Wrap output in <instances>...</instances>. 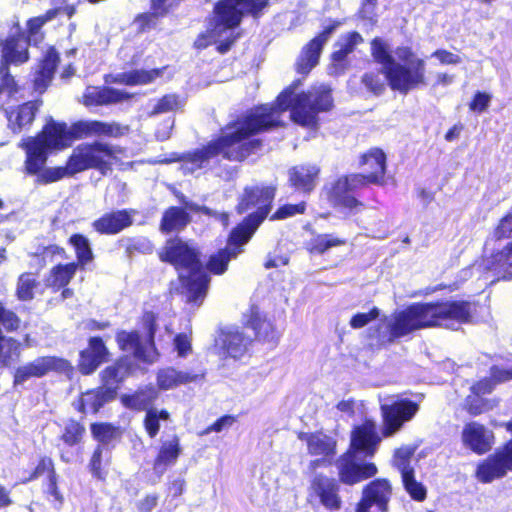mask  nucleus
I'll return each mask as SVG.
<instances>
[{
    "label": "nucleus",
    "instance_id": "obj_1",
    "mask_svg": "<svg viewBox=\"0 0 512 512\" xmlns=\"http://www.w3.org/2000/svg\"><path fill=\"white\" fill-rule=\"evenodd\" d=\"M296 84L281 91L276 104H259L228 122L221 133L201 147L186 153L173 152L161 163H183L182 168L193 173L205 168L212 159L221 158L243 163L260 151L263 141L255 136L281 126V115L290 111L291 120L305 128L315 129L318 115L334 108L332 89L327 85L312 86L295 94Z\"/></svg>",
    "mask_w": 512,
    "mask_h": 512
},
{
    "label": "nucleus",
    "instance_id": "obj_2",
    "mask_svg": "<svg viewBox=\"0 0 512 512\" xmlns=\"http://www.w3.org/2000/svg\"><path fill=\"white\" fill-rule=\"evenodd\" d=\"M477 306L478 302L468 300H438L411 304L395 314L386 327L382 321L367 331V338L370 340L368 348L372 352L380 351L397 339L423 328L471 323Z\"/></svg>",
    "mask_w": 512,
    "mask_h": 512
},
{
    "label": "nucleus",
    "instance_id": "obj_3",
    "mask_svg": "<svg viewBox=\"0 0 512 512\" xmlns=\"http://www.w3.org/2000/svg\"><path fill=\"white\" fill-rule=\"evenodd\" d=\"M357 166L366 172L346 173L323 188L326 200L336 209L358 213L366 208L360 192L369 186L387 184V155L380 147H370L358 156Z\"/></svg>",
    "mask_w": 512,
    "mask_h": 512
},
{
    "label": "nucleus",
    "instance_id": "obj_4",
    "mask_svg": "<svg viewBox=\"0 0 512 512\" xmlns=\"http://www.w3.org/2000/svg\"><path fill=\"white\" fill-rule=\"evenodd\" d=\"M70 126L66 122H57L51 119L35 135L24 138L19 147L25 152L22 173L34 177L36 185H48L52 181L47 180L48 171L54 167H47L49 154L53 150H62L72 145Z\"/></svg>",
    "mask_w": 512,
    "mask_h": 512
},
{
    "label": "nucleus",
    "instance_id": "obj_5",
    "mask_svg": "<svg viewBox=\"0 0 512 512\" xmlns=\"http://www.w3.org/2000/svg\"><path fill=\"white\" fill-rule=\"evenodd\" d=\"M120 152L118 147L100 140L82 142L72 150L65 165L48 171L46 178L54 183L88 170L106 175L112 171Z\"/></svg>",
    "mask_w": 512,
    "mask_h": 512
},
{
    "label": "nucleus",
    "instance_id": "obj_6",
    "mask_svg": "<svg viewBox=\"0 0 512 512\" xmlns=\"http://www.w3.org/2000/svg\"><path fill=\"white\" fill-rule=\"evenodd\" d=\"M243 317V325L253 330L254 339L246 336L238 328L224 329L219 334L220 348L224 355L235 360H239L247 354L253 341L275 346L279 339L275 326L260 311L258 305H250Z\"/></svg>",
    "mask_w": 512,
    "mask_h": 512
},
{
    "label": "nucleus",
    "instance_id": "obj_7",
    "mask_svg": "<svg viewBox=\"0 0 512 512\" xmlns=\"http://www.w3.org/2000/svg\"><path fill=\"white\" fill-rule=\"evenodd\" d=\"M276 194L275 185L245 186L235 205V212L245 216L232 228L233 235L239 239L251 240L263 222L269 218Z\"/></svg>",
    "mask_w": 512,
    "mask_h": 512
},
{
    "label": "nucleus",
    "instance_id": "obj_8",
    "mask_svg": "<svg viewBox=\"0 0 512 512\" xmlns=\"http://www.w3.org/2000/svg\"><path fill=\"white\" fill-rule=\"evenodd\" d=\"M158 314L152 310H143L138 324L144 331L120 329L115 333V342L118 349L131 356L137 363L152 365L160 358L156 345V332L158 328Z\"/></svg>",
    "mask_w": 512,
    "mask_h": 512
},
{
    "label": "nucleus",
    "instance_id": "obj_9",
    "mask_svg": "<svg viewBox=\"0 0 512 512\" xmlns=\"http://www.w3.org/2000/svg\"><path fill=\"white\" fill-rule=\"evenodd\" d=\"M397 61L383 70L391 90L407 94L427 83L426 63L410 46H398L394 50Z\"/></svg>",
    "mask_w": 512,
    "mask_h": 512
},
{
    "label": "nucleus",
    "instance_id": "obj_10",
    "mask_svg": "<svg viewBox=\"0 0 512 512\" xmlns=\"http://www.w3.org/2000/svg\"><path fill=\"white\" fill-rule=\"evenodd\" d=\"M490 378L494 385L510 381L512 380V369L494 365L490 368ZM507 427L512 431V423H508ZM509 471H512V438L479 461L474 476L479 482L487 484L505 477Z\"/></svg>",
    "mask_w": 512,
    "mask_h": 512
},
{
    "label": "nucleus",
    "instance_id": "obj_11",
    "mask_svg": "<svg viewBox=\"0 0 512 512\" xmlns=\"http://www.w3.org/2000/svg\"><path fill=\"white\" fill-rule=\"evenodd\" d=\"M271 6L270 0H218L213 7L210 23L218 32L238 28L245 17L262 18Z\"/></svg>",
    "mask_w": 512,
    "mask_h": 512
},
{
    "label": "nucleus",
    "instance_id": "obj_12",
    "mask_svg": "<svg viewBox=\"0 0 512 512\" xmlns=\"http://www.w3.org/2000/svg\"><path fill=\"white\" fill-rule=\"evenodd\" d=\"M497 241L509 239L506 245L487 259L486 269L503 280H512V207L499 219L493 229Z\"/></svg>",
    "mask_w": 512,
    "mask_h": 512
},
{
    "label": "nucleus",
    "instance_id": "obj_13",
    "mask_svg": "<svg viewBox=\"0 0 512 512\" xmlns=\"http://www.w3.org/2000/svg\"><path fill=\"white\" fill-rule=\"evenodd\" d=\"M50 373L63 374L71 380L75 374V367L68 359L59 356H39L15 369L13 386L23 384L31 378H43Z\"/></svg>",
    "mask_w": 512,
    "mask_h": 512
},
{
    "label": "nucleus",
    "instance_id": "obj_14",
    "mask_svg": "<svg viewBox=\"0 0 512 512\" xmlns=\"http://www.w3.org/2000/svg\"><path fill=\"white\" fill-rule=\"evenodd\" d=\"M157 255L161 262L179 272H195L203 266L200 251L179 237L167 239Z\"/></svg>",
    "mask_w": 512,
    "mask_h": 512
},
{
    "label": "nucleus",
    "instance_id": "obj_15",
    "mask_svg": "<svg viewBox=\"0 0 512 512\" xmlns=\"http://www.w3.org/2000/svg\"><path fill=\"white\" fill-rule=\"evenodd\" d=\"M340 492L339 480L324 473H316L309 481L307 501L321 506L329 512H336L343 506Z\"/></svg>",
    "mask_w": 512,
    "mask_h": 512
},
{
    "label": "nucleus",
    "instance_id": "obj_16",
    "mask_svg": "<svg viewBox=\"0 0 512 512\" xmlns=\"http://www.w3.org/2000/svg\"><path fill=\"white\" fill-rule=\"evenodd\" d=\"M419 409V404L410 398H397L380 405L382 436L384 438L394 436L403 428L405 423L415 417Z\"/></svg>",
    "mask_w": 512,
    "mask_h": 512
},
{
    "label": "nucleus",
    "instance_id": "obj_17",
    "mask_svg": "<svg viewBox=\"0 0 512 512\" xmlns=\"http://www.w3.org/2000/svg\"><path fill=\"white\" fill-rule=\"evenodd\" d=\"M337 480L343 485L354 486L367 479L373 478L378 473L374 462L364 461L361 456L345 450L335 462Z\"/></svg>",
    "mask_w": 512,
    "mask_h": 512
},
{
    "label": "nucleus",
    "instance_id": "obj_18",
    "mask_svg": "<svg viewBox=\"0 0 512 512\" xmlns=\"http://www.w3.org/2000/svg\"><path fill=\"white\" fill-rule=\"evenodd\" d=\"M382 438L384 437L381 432H378L376 422L371 418H365L360 424L351 428L346 450L358 454L362 459L373 458Z\"/></svg>",
    "mask_w": 512,
    "mask_h": 512
},
{
    "label": "nucleus",
    "instance_id": "obj_19",
    "mask_svg": "<svg viewBox=\"0 0 512 512\" xmlns=\"http://www.w3.org/2000/svg\"><path fill=\"white\" fill-rule=\"evenodd\" d=\"M69 126L72 143L76 140L89 138H118L128 131L127 126L118 122H105L96 119L76 120Z\"/></svg>",
    "mask_w": 512,
    "mask_h": 512
},
{
    "label": "nucleus",
    "instance_id": "obj_20",
    "mask_svg": "<svg viewBox=\"0 0 512 512\" xmlns=\"http://www.w3.org/2000/svg\"><path fill=\"white\" fill-rule=\"evenodd\" d=\"M392 485L387 478H375L362 489V496L356 503L355 512L370 511L376 506L380 512H388V505L392 497Z\"/></svg>",
    "mask_w": 512,
    "mask_h": 512
},
{
    "label": "nucleus",
    "instance_id": "obj_21",
    "mask_svg": "<svg viewBox=\"0 0 512 512\" xmlns=\"http://www.w3.org/2000/svg\"><path fill=\"white\" fill-rule=\"evenodd\" d=\"M133 363L127 356H120L99 373L101 389L113 400L116 399L119 389L125 379L132 374Z\"/></svg>",
    "mask_w": 512,
    "mask_h": 512
},
{
    "label": "nucleus",
    "instance_id": "obj_22",
    "mask_svg": "<svg viewBox=\"0 0 512 512\" xmlns=\"http://www.w3.org/2000/svg\"><path fill=\"white\" fill-rule=\"evenodd\" d=\"M110 351L100 336L88 339V345L79 352L77 370L82 376H89L110 359Z\"/></svg>",
    "mask_w": 512,
    "mask_h": 512
},
{
    "label": "nucleus",
    "instance_id": "obj_23",
    "mask_svg": "<svg viewBox=\"0 0 512 512\" xmlns=\"http://www.w3.org/2000/svg\"><path fill=\"white\" fill-rule=\"evenodd\" d=\"M231 229L226 246L211 254L206 262V269L213 275H222L228 270L229 262L244 252V246L250 242L248 238H237Z\"/></svg>",
    "mask_w": 512,
    "mask_h": 512
},
{
    "label": "nucleus",
    "instance_id": "obj_24",
    "mask_svg": "<svg viewBox=\"0 0 512 512\" xmlns=\"http://www.w3.org/2000/svg\"><path fill=\"white\" fill-rule=\"evenodd\" d=\"M137 210L132 208L110 210L95 219L91 226L99 235H116L131 227Z\"/></svg>",
    "mask_w": 512,
    "mask_h": 512
},
{
    "label": "nucleus",
    "instance_id": "obj_25",
    "mask_svg": "<svg viewBox=\"0 0 512 512\" xmlns=\"http://www.w3.org/2000/svg\"><path fill=\"white\" fill-rule=\"evenodd\" d=\"M463 445L477 455L488 453L494 444V434L483 424L468 422L461 432Z\"/></svg>",
    "mask_w": 512,
    "mask_h": 512
},
{
    "label": "nucleus",
    "instance_id": "obj_26",
    "mask_svg": "<svg viewBox=\"0 0 512 512\" xmlns=\"http://www.w3.org/2000/svg\"><path fill=\"white\" fill-rule=\"evenodd\" d=\"M297 438L306 443L307 452L311 456L333 459L337 453V440L321 430L315 432L299 431Z\"/></svg>",
    "mask_w": 512,
    "mask_h": 512
},
{
    "label": "nucleus",
    "instance_id": "obj_27",
    "mask_svg": "<svg viewBox=\"0 0 512 512\" xmlns=\"http://www.w3.org/2000/svg\"><path fill=\"white\" fill-rule=\"evenodd\" d=\"M42 105V100H29L12 107L6 112L8 127L13 133L28 130Z\"/></svg>",
    "mask_w": 512,
    "mask_h": 512
},
{
    "label": "nucleus",
    "instance_id": "obj_28",
    "mask_svg": "<svg viewBox=\"0 0 512 512\" xmlns=\"http://www.w3.org/2000/svg\"><path fill=\"white\" fill-rule=\"evenodd\" d=\"M130 98L129 93L109 86H88L82 95L81 103L90 108L116 104Z\"/></svg>",
    "mask_w": 512,
    "mask_h": 512
},
{
    "label": "nucleus",
    "instance_id": "obj_29",
    "mask_svg": "<svg viewBox=\"0 0 512 512\" xmlns=\"http://www.w3.org/2000/svg\"><path fill=\"white\" fill-rule=\"evenodd\" d=\"M159 398V390L153 384L139 386L132 392L120 395L122 406L133 412H146L154 407Z\"/></svg>",
    "mask_w": 512,
    "mask_h": 512
},
{
    "label": "nucleus",
    "instance_id": "obj_30",
    "mask_svg": "<svg viewBox=\"0 0 512 512\" xmlns=\"http://www.w3.org/2000/svg\"><path fill=\"white\" fill-rule=\"evenodd\" d=\"M180 281L187 302L201 305L207 295L210 282V277L204 271L203 266L195 272H188L186 275L180 276Z\"/></svg>",
    "mask_w": 512,
    "mask_h": 512
},
{
    "label": "nucleus",
    "instance_id": "obj_31",
    "mask_svg": "<svg viewBox=\"0 0 512 512\" xmlns=\"http://www.w3.org/2000/svg\"><path fill=\"white\" fill-rule=\"evenodd\" d=\"M59 61L58 52L54 47H50L35 69L32 80V87L35 92L42 94L48 89Z\"/></svg>",
    "mask_w": 512,
    "mask_h": 512
},
{
    "label": "nucleus",
    "instance_id": "obj_32",
    "mask_svg": "<svg viewBox=\"0 0 512 512\" xmlns=\"http://www.w3.org/2000/svg\"><path fill=\"white\" fill-rule=\"evenodd\" d=\"M329 35L317 34L303 46L295 63V70L298 74L306 76L318 64Z\"/></svg>",
    "mask_w": 512,
    "mask_h": 512
},
{
    "label": "nucleus",
    "instance_id": "obj_33",
    "mask_svg": "<svg viewBox=\"0 0 512 512\" xmlns=\"http://www.w3.org/2000/svg\"><path fill=\"white\" fill-rule=\"evenodd\" d=\"M320 168L316 165H296L288 171V183L295 191L310 194L316 187Z\"/></svg>",
    "mask_w": 512,
    "mask_h": 512
},
{
    "label": "nucleus",
    "instance_id": "obj_34",
    "mask_svg": "<svg viewBox=\"0 0 512 512\" xmlns=\"http://www.w3.org/2000/svg\"><path fill=\"white\" fill-rule=\"evenodd\" d=\"M182 454V446L178 435H172L162 441L153 460V470L162 476L168 467L176 464Z\"/></svg>",
    "mask_w": 512,
    "mask_h": 512
},
{
    "label": "nucleus",
    "instance_id": "obj_35",
    "mask_svg": "<svg viewBox=\"0 0 512 512\" xmlns=\"http://www.w3.org/2000/svg\"><path fill=\"white\" fill-rule=\"evenodd\" d=\"M204 376V373L184 372L174 367H164L156 373V388L170 390L183 384L198 382L204 379Z\"/></svg>",
    "mask_w": 512,
    "mask_h": 512
},
{
    "label": "nucleus",
    "instance_id": "obj_36",
    "mask_svg": "<svg viewBox=\"0 0 512 512\" xmlns=\"http://www.w3.org/2000/svg\"><path fill=\"white\" fill-rule=\"evenodd\" d=\"M113 399L100 387L88 389L82 392L73 402L74 409L80 414H97L100 409Z\"/></svg>",
    "mask_w": 512,
    "mask_h": 512
},
{
    "label": "nucleus",
    "instance_id": "obj_37",
    "mask_svg": "<svg viewBox=\"0 0 512 512\" xmlns=\"http://www.w3.org/2000/svg\"><path fill=\"white\" fill-rule=\"evenodd\" d=\"M32 34H11L3 45L4 63L23 64L29 60L28 41Z\"/></svg>",
    "mask_w": 512,
    "mask_h": 512
},
{
    "label": "nucleus",
    "instance_id": "obj_38",
    "mask_svg": "<svg viewBox=\"0 0 512 512\" xmlns=\"http://www.w3.org/2000/svg\"><path fill=\"white\" fill-rule=\"evenodd\" d=\"M190 214L185 208L180 206H170L164 210L160 223L159 230L163 234H170L183 230L190 222Z\"/></svg>",
    "mask_w": 512,
    "mask_h": 512
},
{
    "label": "nucleus",
    "instance_id": "obj_39",
    "mask_svg": "<svg viewBox=\"0 0 512 512\" xmlns=\"http://www.w3.org/2000/svg\"><path fill=\"white\" fill-rule=\"evenodd\" d=\"M77 270H80L73 262L58 263L54 265L45 277V285L54 292L67 287L74 278Z\"/></svg>",
    "mask_w": 512,
    "mask_h": 512
},
{
    "label": "nucleus",
    "instance_id": "obj_40",
    "mask_svg": "<svg viewBox=\"0 0 512 512\" xmlns=\"http://www.w3.org/2000/svg\"><path fill=\"white\" fill-rule=\"evenodd\" d=\"M168 69L169 66L165 65L160 68H154L150 70L135 69L127 72H122L115 79V82L128 86L147 85L154 82L156 79L162 77L165 71Z\"/></svg>",
    "mask_w": 512,
    "mask_h": 512
},
{
    "label": "nucleus",
    "instance_id": "obj_41",
    "mask_svg": "<svg viewBox=\"0 0 512 512\" xmlns=\"http://www.w3.org/2000/svg\"><path fill=\"white\" fill-rule=\"evenodd\" d=\"M67 243L75 253L76 260L72 261L73 264L80 270H85L86 266L95 259L89 239L82 233H73L68 238Z\"/></svg>",
    "mask_w": 512,
    "mask_h": 512
},
{
    "label": "nucleus",
    "instance_id": "obj_42",
    "mask_svg": "<svg viewBox=\"0 0 512 512\" xmlns=\"http://www.w3.org/2000/svg\"><path fill=\"white\" fill-rule=\"evenodd\" d=\"M167 1L168 0H152V11L138 14L135 17V22L140 32L158 28L161 18L168 12ZM179 1L180 0H173L176 4L179 3Z\"/></svg>",
    "mask_w": 512,
    "mask_h": 512
},
{
    "label": "nucleus",
    "instance_id": "obj_43",
    "mask_svg": "<svg viewBox=\"0 0 512 512\" xmlns=\"http://www.w3.org/2000/svg\"><path fill=\"white\" fill-rule=\"evenodd\" d=\"M347 240L333 233H319L314 235L305 246L311 255H323L331 248L345 246Z\"/></svg>",
    "mask_w": 512,
    "mask_h": 512
},
{
    "label": "nucleus",
    "instance_id": "obj_44",
    "mask_svg": "<svg viewBox=\"0 0 512 512\" xmlns=\"http://www.w3.org/2000/svg\"><path fill=\"white\" fill-rule=\"evenodd\" d=\"M86 428L83 422L75 418H68L64 422L58 440L67 447L79 446L83 443Z\"/></svg>",
    "mask_w": 512,
    "mask_h": 512
},
{
    "label": "nucleus",
    "instance_id": "obj_45",
    "mask_svg": "<svg viewBox=\"0 0 512 512\" xmlns=\"http://www.w3.org/2000/svg\"><path fill=\"white\" fill-rule=\"evenodd\" d=\"M40 282L33 272L21 273L16 281L15 297L20 302H30L35 298Z\"/></svg>",
    "mask_w": 512,
    "mask_h": 512
},
{
    "label": "nucleus",
    "instance_id": "obj_46",
    "mask_svg": "<svg viewBox=\"0 0 512 512\" xmlns=\"http://www.w3.org/2000/svg\"><path fill=\"white\" fill-rule=\"evenodd\" d=\"M170 420L171 414L167 409L162 408L158 410L153 407L145 412L144 418L142 420V425L147 436L150 439H154L160 432V422H168Z\"/></svg>",
    "mask_w": 512,
    "mask_h": 512
},
{
    "label": "nucleus",
    "instance_id": "obj_47",
    "mask_svg": "<svg viewBox=\"0 0 512 512\" xmlns=\"http://www.w3.org/2000/svg\"><path fill=\"white\" fill-rule=\"evenodd\" d=\"M56 472L57 470L53 458L47 455H42L38 458L37 463L32 470L24 472V475L19 483L28 484L39 479L40 477H45L46 479Z\"/></svg>",
    "mask_w": 512,
    "mask_h": 512
},
{
    "label": "nucleus",
    "instance_id": "obj_48",
    "mask_svg": "<svg viewBox=\"0 0 512 512\" xmlns=\"http://www.w3.org/2000/svg\"><path fill=\"white\" fill-rule=\"evenodd\" d=\"M20 353L21 343L17 339L0 335V368L8 367Z\"/></svg>",
    "mask_w": 512,
    "mask_h": 512
},
{
    "label": "nucleus",
    "instance_id": "obj_49",
    "mask_svg": "<svg viewBox=\"0 0 512 512\" xmlns=\"http://www.w3.org/2000/svg\"><path fill=\"white\" fill-rule=\"evenodd\" d=\"M370 51L374 61L387 70L395 62L390 45L381 37H375L370 43Z\"/></svg>",
    "mask_w": 512,
    "mask_h": 512
},
{
    "label": "nucleus",
    "instance_id": "obj_50",
    "mask_svg": "<svg viewBox=\"0 0 512 512\" xmlns=\"http://www.w3.org/2000/svg\"><path fill=\"white\" fill-rule=\"evenodd\" d=\"M90 431L100 444H109L121 435L119 427L110 422H94L90 425Z\"/></svg>",
    "mask_w": 512,
    "mask_h": 512
},
{
    "label": "nucleus",
    "instance_id": "obj_51",
    "mask_svg": "<svg viewBox=\"0 0 512 512\" xmlns=\"http://www.w3.org/2000/svg\"><path fill=\"white\" fill-rule=\"evenodd\" d=\"M42 493L45 499L55 507H61L64 504L65 497L59 486V475L57 472L44 480Z\"/></svg>",
    "mask_w": 512,
    "mask_h": 512
},
{
    "label": "nucleus",
    "instance_id": "obj_52",
    "mask_svg": "<svg viewBox=\"0 0 512 512\" xmlns=\"http://www.w3.org/2000/svg\"><path fill=\"white\" fill-rule=\"evenodd\" d=\"M383 69L376 68L365 72L361 77V84L372 95L380 96L386 90V83L382 78Z\"/></svg>",
    "mask_w": 512,
    "mask_h": 512
},
{
    "label": "nucleus",
    "instance_id": "obj_53",
    "mask_svg": "<svg viewBox=\"0 0 512 512\" xmlns=\"http://www.w3.org/2000/svg\"><path fill=\"white\" fill-rule=\"evenodd\" d=\"M22 90L16 78L10 73L8 63L0 64V95L5 93L8 99L16 98Z\"/></svg>",
    "mask_w": 512,
    "mask_h": 512
},
{
    "label": "nucleus",
    "instance_id": "obj_54",
    "mask_svg": "<svg viewBox=\"0 0 512 512\" xmlns=\"http://www.w3.org/2000/svg\"><path fill=\"white\" fill-rule=\"evenodd\" d=\"M401 479L405 491L413 500L421 502L426 499L427 489L421 482L416 480L414 470L405 471L401 475Z\"/></svg>",
    "mask_w": 512,
    "mask_h": 512
},
{
    "label": "nucleus",
    "instance_id": "obj_55",
    "mask_svg": "<svg viewBox=\"0 0 512 512\" xmlns=\"http://www.w3.org/2000/svg\"><path fill=\"white\" fill-rule=\"evenodd\" d=\"M22 320L18 314L7 308L5 303L0 300V335L6 333H14L20 330Z\"/></svg>",
    "mask_w": 512,
    "mask_h": 512
},
{
    "label": "nucleus",
    "instance_id": "obj_56",
    "mask_svg": "<svg viewBox=\"0 0 512 512\" xmlns=\"http://www.w3.org/2000/svg\"><path fill=\"white\" fill-rule=\"evenodd\" d=\"M307 209V204L305 201H300L295 204L286 203L284 205L279 206L272 214L269 215L270 221H279L284 220L296 215L305 214Z\"/></svg>",
    "mask_w": 512,
    "mask_h": 512
},
{
    "label": "nucleus",
    "instance_id": "obj_57",
    "mask_svg": "<svg viewBox=\"0 0 512 512\" xmlns=\"http://www.w3.org/2000/svg\"><path fill=\"white\" fill-rule=\"evenodd\" d=\"M103 448L101 445H97L90 456L88 469L91 475L100 481H105L107 477V471L103 467Z\"/></svg>",
    "mask_w": 512,
    "mask_h": 512
},
{
    "label": "nucleus",
    "instance_id": "obj_58",
    "mask_svg": "<svg viewBox=\"0 0 512 512\" xmlns=\"http://www.w3.org/2000/svg\"><path fill=\"white\" fill-rule=\"evenodd\" d=\"M181 106L177 94H165L154 104L150 115H159L177 110Z\"/></svg>",
    "mask_w": 512,
    "mask_h": 512
},
{
    "label": "nucleus",
    "instance_id": "obj_59",
    "mask_svg": "<svg viewBox=\"0 0 512 512\" xmlns=\"http://www.w3.org/2000/svg\"><path fill=\"white\" fill-rule=\"evenodd\" d=\"M238 421L237 415L225 414L216 419L212 424L198 433L199 436H205L212 432L220 433L230 429Z\"/></svg>",
    "mask_w": 512,
    "mask_h": 512
},
{
    "label": "nucleus",
    "instance_id": "obj_60",
    "mask_svg": "<svg viewBox=\"0 0 512 512\" xmlns=\"http://www.w3.org/2000/svg\"><path fill=\"white\" fill-rule=\"evenodd\" d=\"M413 450L410 448H397L393 453V466L402 475L405 471H412L414 468L410 465Z\"/></svg>",
    "mask_w": 512,
    "mask_h": 512
},
{
    "label": "nucleus",
    "instance_id": "obj_61",
    "mask_svg": "<svg viewBox=\"0 0 512 512\" xmlns=\"http://www.w3.org/2000/svg\"><path fill=\"white\" fill-rule=\"evenodd\" d=\"M379 316L380 310L378 307L374 306L368 312H358L354 314L349 320V325L353 329H361L370 322L378 319Z\"/></svg>",
    "mask_w": 512,
    "mask_h": 512
},
{
    "label": "nucleus",
    "instance_id": "obj_62",
    "mask_svg": "<svg viewBox=\"0 0 512 512\" xmlns=\"http://www.w3.org/2000/svg\"><path fill=\"white\" fill-rule=\"evenodd\" d=\"M491 99V94L485 91H476L468 104L469 110L481 114L488 109Z\"/></svg>",
    "mask_w": 512,
    "mask_h": 512
},
{
    "label": "nucleus",
    "instance_id": "obj_63",
    "mask_svg": "<svg viewBox=\"0 0 512 512\" xmlns=\"http://www.w3.org/2000/svg\"><path fill=\"white\" fill-rule=\"evenodd\" d=\"M377 0H362L358 10V16L362 20L368 21L374 25L377 22Z\"/></svg>",
    "mask_w": 512,
    "mask_h": 512
},
{
    "label": "nucleus",
    "instance_id": "obj_64",
    "mask_svg": "<svg viewBox=\"0 0 512 512\" xmlns=\"http://www.w3.org/2000/svg\"><path fill=\"white\" fill-rule=\"evenodd\" d=\"M174 348L181 358L187 357L192 352L190 337L185 333H178L173 339Z\"/></svg>",
    "mask_w": 512,
    "mask_h": 512
}]
</instances>
